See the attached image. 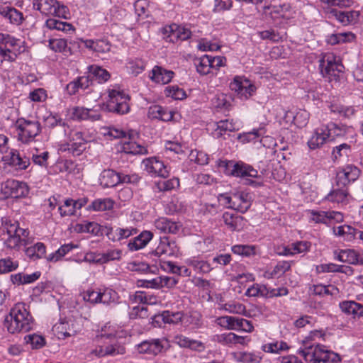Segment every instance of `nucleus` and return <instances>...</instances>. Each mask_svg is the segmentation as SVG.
Listing matches in <instances>:
<instances>
[{"label":"nucleus","instance_id":"e2e57ef3","mask_svg":"<svg viewBox=\"0 0 363 363\" xmlns=\"http://www.w3.org/2000/svg\"><path fill=\"white\" fill-rule=\"evenodd\" d=\"M213 237L203 238L196 242V247L201 253L209 252L213 249Z\"/></svg>","mask_w":363,"mask_h":363},{"label":"nucleus","instance_id":"a18cd8bd","mask_svg":"<svg viewBox=\"0 0 363 363\" xmlns=\"http://www.w3.org/2000/svg\"><path fill=\"white\" fill-rule=\"evenodd\" d=\"M46 252L45 246L42 242H37L26 250V254L33 259L42 258Z\"/></svg>","mask_w":363,"mask_h":363},{"label":"nucleus","instance_id":"2eb2a0df","mask_svg":"<svg viewBox=\"0 0 363 363\" xmlns=\"http://www.w3.org/2000/svg\"><path fill=\"white\" fill-rule=\"evenodd\" d=\"M360 175V170L352 164L347 165L340 169L336 174V182L338 186H346L350 182H354Z\"/></svg>","mask_w":363,"mask_h":363},{"label":"nucleus","instance_id":"cd10ccee","mask_svg":"<svg viewBox=\"0 0 363 363\" xmlns=\"http://www.w3.org/2000/svg\"><path fill=\"white\" fill-rule=\"evenodd\" d=\"M223 220L228 228L233 231H240L245 225L242 216L230 212H225L223 214Z\"/></svg>","mask_w":363,"mask_h":363},{"label":"nucleus","instance_id":"8fccbe9b","mask_svg":"<svg viewBox=\"0 0 363 363\" xmlns=\"http://www.w3.org/2000/svg\"><path fill=\"white\" fill-rule=\"evenodd\" d=\"M221 308L230 313L242 314L246 315L245 306L235 301H230L221 306Z\"/></svg>","mask_w":363,"mask_h":363},{"label":"nucleus","instance_id":"4be33fe9","mask_svg":"<svg viewBox=\"0 0 363 363\" xmlns=\"http://www.w3.org/2000/svg\"><path fill=\"white\" fill-rule=\"evenodd\" d=\"M125 352V347L119 344H112L110 345H99L94 350L91 351V354L98 358L106 356H116L123 354Z\"/></svg>","mask_w":363,"mask_h":363},{"label":"nucleus","instance_id":"69168bd1","mask_svg":"<svg viewBox=\"0 0 363 363\" xmlns=\"http://www.w3.org/2000/svg\"><path fill=\"white\" fill-rule=\"evenodd\" d=\"M27 343H30L33 349L42 348L45 345V338L40 335L32 334L25 337Z\"/></svg>","mask_w":363,"mask_h":363},{"label":"nucleus","instance_id":"6e6d98bb","mask_svg":"<svg viewBox=\"0 0 363 363\" xmlns=\"http://www.w3.org/2000/svg\"><path fill=\"white\" fill-rule=\"evenodd\" d=\"M91 74L96 77L99 83L107 82L110 78V74L107 70L99 66H91L89 67Z\"/></svg>","mask_w":363,"mask_h":363},{"label":"nucleus","instance_id":"6e6552de","mask_svg":"<svg viewBox=\"0 0 363 363\" xmlns=\"http://www.w3.org/2000/svg\"><path fill=\"white\" fill-rule=\"evenodd\" d=\"M29 188L26 183L15 179H8L1 185L0 196L5 199L8 198H23L28 196Z\"/></svg>","mask_w":363,"mask_h":363},{"label":"nucleus","instance_id":"79ce46f5","mask_svg":"<svg viewBox=\"0 0 363 363\" xmlns=\"http://www.w3.org/2000/svg\"><path fill=\"white\" fill-rule=\"evenodd\" d=\"M78 247L77 245L72 243L65 244L55 251V252L49 255L48 260L54 262H57L72 250L78 248Z\"/></svg>","mask_w":363,"mask_h":363},{"label":"nucleus","instance_id":"c9c22d12","mask_svg":"<svg viewBox=\"0 0 363 363\" xmlns=\"http://www.w3.org/2000/svg\"><path fill=\"white\" fill-rule=\"evenodd\" d=\"M41 275L40 272H35L30 274L18 273L11 276L14 284H28L38 280Z\"/></svg>","mask_w":363,"mask_h":363},{"label":"nucleus","instance_id":"13d9d810","mask_svg":"<svg viewBox=\"0 0 363 363\" xmlns=\"http://www.w3.org/2000/svg\"><path fill=\"white\" fill-rule=\"evenodd\" d=\"M325 128L326 129V134L329 141L333 140L337 137L341 136L344 134L343 129L334 123H330L325 125Z\"/></svg>","mask_w":363,"mask_h":363},{"label":"nucleus","instance_id":"864d4df0","mask_svg":"<svg viewBox=\"0 0 363 363\" xmlns=\"http://www.w3.org/2000/svg\"><path fill=\"white\" fill-rule=\"evenodd\" d=\"M164 323L169 324H177L182 322L184 313L182 312L164 311L161 315Z\"/></svg>","mask_w":363,"mask_h":363},{"label":"nucleus","instance_id":"774afa93","mask_svg":"<svg viewBox=\"0 0 363 363\" xmlns=\"http://www.w3.org/2000/svg\"><path fill=\"white\" fill-rule=\"evenodd\" d=\"M165 94L167 96L171 97L176 100H182L186 96L185 91L177 86L166 87Z\"/></svg>","mask_w":363,"mask_h":363},{"label":"nucleus","instance_id":"c03bdc74","mask_svg":"<svg viewBox=\"0 0 363 363\" xmlns=\"http://www.w3.org/2000/svg\"><path fill=\"white\" fill-rule=\"evenodd\" d=\"M211 63L210 55H203L195 61L196 71L202 75L211 73L212 72Z\"/></svg>","mask_w":363,"mask_h":363},{"label":"nucleus","instance_id":"a878e982","mask_svg":"<svg viewBox=\"0 0 363 363\" xmlns=\"http://www.w3.org/2000/svg\"><path fill=\"white\" fill-rule=\"evenodd\" d=\"M174 342L180 347L189 348L198 352H202L205 350V345L202 342L191 339L183 335H176Z\"/></svg>","mask_w":363,"mask_h":363},{"label":"nucleus","instance_id":"7c9ffc66","mask_svg":"<svg viewBox=\"0 0 363 363\" xmlns=\"http://www.w3.org/2000/svg\"><path fill=\"white\" fill-rule=\"evenodd\" d=\"M148 118L158 119L162 121H169L173 118L172 111L159 105H152L149 107L147 112Z\"/></svg>","mask_w":363,"mask_h":363},{"label":"nucleus","instance_id":"6ab92c4d","mask_svg":"<svg viewBox=\"0 0 363 363\" xmlns=\"http://www.w3.org/2000/svg\"><path fill=\"white\" fill-rule=\"evenodd\" d=\"M310 218L316 223H327L330 220L340 222L343 220V216L338 211H324L311 210L308 211Z\"/></svg>","mask_w":363,"mask_h":363},{"label":"nucleus","instance_id":"39448f33","mask_svg":"<svg viewBox=\"0 0 363 363\" xmlns=\"http://www.w3.org/2000/svg\"><path fill=\"white\" fill-rule=\"evenodd\" d=\"M15 128L18 140L23 143L33 141L41 131V126L38 121H28L23 118L17 120Z\"/></svg>","mask_w":363,"mask_h":363},{"label":"nucleus","instance_id":"72a5a7b5","mask_svg":"<svg viewBox=\"0 0 363 363\" xmlns=\"http://www.w3.org/2000/svg\"><path fill=\"white\" fill-rule=\"evenodd\" d=\"M333 233L336 236L342 238L344 241L351 242L355 238L357 234H359L360 237V233L362 232L356 230L350 225H343L334 228Z\"/></svg>","mask_w":363,"mask_h":363},{"label":"nucleus","instance_id":"4c0bfd02","mask_svg":"<svg viewBox=\"0 0 363 363\" xmlns=\"http://www.w3.org/2000/svg\"><path fill=\"white\" fill-rule=\"evenodd\" d=\"M113 204L114 202L109 198L98 199L92 201L88 209L95 211H104L113 208Z\"/></svg>","mask_w":363,"mask_h":363},{"label":"nucleus","instance_id":"c756f323","mask_svg":"<svg viewBox=\"0 0 363 363\" xmlns=\"http://www.w3.org/2000/svg\"><path fill=\"white\" fill-rule=\"evenodd\" d=\"M152 233L150 231L145 230L140 235L130 240L128 244V248L130 251H137L145 247L152 238Z\"/></svg>","mask_w":363,"mask_h":363},{"label":"nucleus","instance_id":"37998d69","mask_svg":"<svg viewBox=\"0 0 363 363\" xmlns=\"http://www.w3.org/2000/svg\"><path fill=\"white\" fill-rule=\"evenodd\" d=\"M217 128L214 131V135L216 138L221 137L227 132H233L236 130L235 123L228 120L220 121L216 123Z\"/></svg>","mask_w":363,"mask_h":363},{"label":"nucleus","instance_id":"423d86ee","mask_svg":"<svg viewBox=\"0 0 363 363\" xmlns=\"http://www.w3.org/2000/svg\"><path fill=\"white\" fill-rule=\"evenodd\" d=\"M22 42L9 34L0 33L1 52L2 60L13 62L21 52L20 48Z\"/></svg>","mask_w":363,"mask_h":363},{"label":"nucleus","instance_id":"bf43d9fd","mask_svg":"<svg viewBox=\"0 0 363 363\" xmlns=\"http://www.w3.org/2000/svg\"><path fill=\"white\" fill-rule=\"evenodd\" d=\"M236 318L235 316H221L216 319V323L227 330H235Z\"/></svg>","mask_w":363,"mask_h":363},{"label":"nucleus","instance_id":"f03ea898","mask_svg":"<svg viewBox=\"0 0 363 363\" xmlns=\"http://www.w3.org/2000/svg\"><path fill=\"white\" fill-rule=\"evenodd\" d=\"M298 353L308 363H337L341 361L337 353L328 350L325 345L320 344L306 347L299 350Z\"/></svg>","mask_w":363,"mask_h":363},{"label":"nucleus","instance_id":"f3484780","mask_svg":"<svg viewBox=\"0 0 363 363\" xmlns=\"http://www.w3.org/2000/svg\"><path fill=\"white\" fill-rule=\"evenodd\" d=\"M178 252L179 247L176 242L167 237H164L160 238L158 245L152 250L151 254L156 257L162 255L172 256L177 255Z\"/></svg>","mask_w":363,"mask_h":363},{"label":"nucleus","instance_id":"58836bf2","mask_svg":"<svg viewBox=\"0 0 363 363\" xmlns=\"http://www.w3.org/2000/svg\"><path fill=\"white\" fill-rule=\"evenodd\" d=\"M235 359L242 363H259L262 357L257 354L249 352H238L234 353Z\"/></svg>","mask_w":363,"mask_h":363},{"label":"nucleus","instance_id":"5701e85b","mask_svg":"<svg viewBox=\"0 0 363 363\" xmlns=\"http://www.w3.org/2000/svg\"><path fill=\"white\" fill-rule=\"evenodd\" d=\"M82 43L87 49L99 53H106L111 50V44L106 39L82 40Z\"/></svg>","mask_w":363,"mask_h":363},{"label":"nucleus","instance_id":"603ef678","mask_svg":"<svg viewBox=\"0 0 363 363\" xmlns=\"http://www.w3.org/2000/svg\"><path fill=\"white\" fill-rule=\"evenodd\" d=\"M118 300L117 292L111 289H106L102 292L100 291V303L109 305L117 303Z\"/></svg>","mask_w":363,"mask_h":363},{"label":"nucleus","instance_id":"09e8293b","mask_svg":"<svg viewBox=\"0 0 363 363\" xmlns=\"http://www.w3.org/2000/svg\"><path fill=\"white\" fill-rule=\"evenodd\" d=\"M45 25L49 29H55L66 32L73 30V27L70 23L60 21L55 18L48 19L45 22Z\"/></svg>","mask_w":363,"mask_h":363},{"label":"nucleus","instance_id":"e433bc0d","mask_svg":"<svg viewBox=\"0 0 363 363\" xmlns=\"http://www.w3.org/2000/svg\"><path fill=\"white\" fill-rule=\"evenodd\" d=\"M91 110L85 108L84 107H74L71 110V116L74 120H87L91 119L96 121L99 119V115L91 114Z\"/></svg>","mask_w":363,"mask_h":363},{"label":"nucleus","instance_id":"412c9836","mask_svg":"<svg viewBox=\"0 0 363 363\" xmlns=\"http://www.w3.org/2000/svg\"><path fill=\"white\" fill-rule=\"evenodd\" d=\"M138 232V229L134 227L111 228L108 229L106 235L109 240L113 242H117L123 239H128L130 236L136 235Z\"/></svg>","mask_w":363,"mask_h":363},{"label":"nucleus","instance_id":"f257e3e1","mask_svg":"<svg viewBox=\"0 0 363 363\" xmlns=\"http://www.w3.org/2000/svg\"><path fill=\"white\" fill-rule=\"evenodd\" d=\"M33 324L34 319L24 303H16L4 321V328L11 334L28 332Z\"/></svg>","mask_w":363,"mask_h":363},{"label":"nucleus","instance_id":"c85d7f7f","mask_svg":"<svg viewBox=\"0 0 363 363\" xmlns=\"http://www.w3.org/2000/svg\"><path fill=\"white\" fill-rule=\"evenodd\" d=\"M0 15L13 25H21L23 21V13L13 7L0 6Z\"/></svg>","mask_w":363,"mask_h":363},{"label":"nucleus","instance_id":"ddd939ff","mask_svg":"<svg viewBox=\"0 0 363 363\" xmlns=\"http://www.w3.org/2000/svg\"><path fill=\"white\" fill-rule=\"evenodd\" d=\"M232 91L237 93L241 99H247L255 91V87L250 81L240 77H235L230 84Z\"/></svg>","mask_w":363,"mask_h":363},{"label":"nucleus","instance_id":"0e129e2a","mask_svg":"<svg viewBox=\"0 0 363 363\" xmlns=\"http://www.w3.org/2000/svg\"><path fill=\"white\" fill-rule=\"evenodd\" d=\"M127 67L134 75L141 73L145 69V62L140 59H130L128 62Z\"/></svg>","mask_w":363,"mask_h":363},{"label":"nucleus","instance_id":"aec40b11","mask_svg":"<svg viewBox=\"0 0 363 363\" xmlns=\"http://www.w3.org/2000/svg\"><path fill=\"white\" fill-rule=\"evenodd\" d=\"M251 195L245 191H237L233 194V205L231 208L242 213H245L250 207Z\"/></svg>","mask_w":363,"mask_h":363},{"label":"nucleus","instance_id":"9b49d317","mask_svg":"<svg viewBox=\"0 0 363 363\" xmlns=\"http://www.w3.org/2000/svg\"><path fill=\"white\" fill-rule=\"evenodd\" d=\"M334 259L341 262L352 265H363V251L354 249L335 250Z\"/></svg>","mask_w":363,"mask_h":363},{"label":"nucleus","instance_id":"2f4dec72","mask_svg":"<svg viewBox=\"0 0 363 363\" xmlns=\"http://www.w3.org/2000/svg\"><path fill=\"white\" fill-rule=\"evenodd\" d=\"M174 76V72L161 67L155 66L152 70L150 79L156 83L165 84L169 83Z\"/></svg>","mask_w":363,"mask_h":363},{"label":"nucleus","instance_id":"052dcab7","mask_svg":"<svg viewBox=\"0 0 363 363\" xmlns=\"http://www.w3.org/2000/svg\"><path fill=\"white\" fill-rule=\"evenodd\" d=\"M179 186V181L177 178H172L168 180L160 181L156 184V186L160 191H171Z\"/></svg>","mask_w":363,"mask_h":363},{"label":"nucleus","instance_id":"f8f14e48","mask_svg":"<svg viewBox=\"0 0 363 363\" xmlns=\"http://www.w3.org/2000/svg\"><path fill=\"white\" fill-rule=\"evenodd\" d=\"M2 160L6 164L17 171L26 170L30 164L29 157L20 154L16 149H11Z\"/></svg>","mask_w":363,"mask_h":363},{"label":"nucleus","instance_id":"dca6fc26","mask_svg":"<svg viewBox=\"0 0 363 363\" xmlns=\"http://www.w3.org/2000/svg\"><path fill=\"white\" fill-rule=\"evenodd\" d=\"M143 164L148 174L154 177H167L169 174L168 167L157 157H150L144 160Z\"/></svg>","mask_w":363,"mask_h":363},{"label":"nucleus","instance_id":"338daca9","mask_svg":"<svg viewBox=\"0 0 363 363\" xmlns=\"http://www.w3.org/2000/svg\"><path fill=\"white\" fill-rule=\"evenodd\" d=\"M189 158L190 161L194 162L200 165H204L207 164L208 161V155L205 152L197 150H191L189 153Z\"/></svg>","mask_w":363,"mask_h":363},{"label":"nucleus","instance_id":"473e14b6","mask_svg":"<svg viewBox=\"0 0 363 363\" xmlns=\"http://www.w3.org/2000/svg\"><path fill=\"white\" fill-rule=\"evenodd\" d=\"M120 176L113 169L104 170L99 177L100 184L105 187H113L120 184Z\"/></svg>","mask_w":363,"mask_h":363},{"label":"nucleus","instance_id":"20e7f679","mask_svg":"<svg viewBox=\"0 0 363 363\" xmlns=\"http://www.w3.org/2000/svg\"><path fill=\"white\" fill-rule=\"evenodd\" d=\"M108 100L106 108L108 111L118 114H125L129 111V96L119 88L108 89Z\"/></svg>","mask_w":363,"mask_h":363},{"label":"nucleus","instance_id":"5fc2aeb1","mask_svg":"<svg viewBox=\"0 0 363 363\" xmlns=\"http://www.w3.org/2000/svg\"><path fill=\"white\" fill-rule=\"evenodd\" d=\"M186 263L198 272L207 273L211 270L210 264L203 260L193 258L188 259Z\"/></svg>","mask_w":363,"mask_h":363},{"label":"nucleus","instance_id":"de8ad7c7","mask_svg":"<svg viewBox=\"0 0 363 363\" xmlns=\"http://www.w3.org/2000/svg\"><path fill=\"white\" fill-rule=\"evenodd\" d=\"M86 141L79 143L69 142L66 145H63L61 150L63 151H68L74 156L80 155L86 149Z\"/></svg>","mask_w":363,"mask_h":363},{"label":"nucleus","instance_id":"a211bd4d","mask_svg":"<svg viewBox=\"0 0 363 363\" xmlns=\"http://www.w3.org/2000/svg\"><path fill=\"white\" fill-rule=\"evenodd\" d=\"M128 138L125 140L121 143V151L126 154L131 155H147L148 151L147 147L136 143L133 140L134 135H137L134 133H129Z\"/></svg>","mask_w":363,"mask_h":363},{"label":"nucleus","instance_id":"b1692460","mask_svg":"<svg viewBox=\"0 0 363 363\" xmlns=\"http://www.w3.org/2000/svg\"><path fill=\"white\" fill-rule=\"evenodd\" d=\"M328 141L329 140L326 134V129L325 128V125H323L314 130L308 141V145L310 149L315 150L320 147Z\"/></svg>","mask_w":363,"mask_h":363},{"label":"nucleus","instance_id":"a19ab883","mask_svg":"<svg viewBox=\"0 0 363 363\" xmlns=\"http://www.w3.org/2000/svg\"><path fill=\"white\" fill-rule=\"evenodd\" d=\"M133 296L136 302H140L147 305H156L161 303V300L158 296L143 291L135 292Z\"/></svg>","mask_w":363,"mask_h":363},{"label":"nucleus","instance_id":"f704fd0d","mask_svg":"<svg viewBox=\"0 0 363 363\" xmlns=\"http://www.w3.org/2000/svg\"><path fill=\"white\" fill-rule=\"evenodd\" d=\"M340 308L343 313L352 315L354 318L363 316V305L354 301H342L340 303Z\"/></svg>","mask_w":363,"mask_h":363},{"label":"nucleus","instance_id":"3c124183","mask_svg":"<svg viewBox=\"0 0 363 363\" xmlns=\"http://www.w3.org/2000/svg\"><path fill=\"white\" fill-rule=\"evenodd\" d=\"M325 199L334 203H345L347 199V192L345 189H335L330 191Z\"/></svg>","mask_w":363,"mask_h":363},{"label":"nucleus","instance_id":"0eeeda50","mask_svg":"<svg viewBox=\"0 0 363 363\" xmlns=\"http://www.w3.org/2000/svg\"><path fill=\"white\" fill-rule=\"evenodd\" d=\"M220 167L224 168L225 173L228 175L242 178L258 177L257 169L242 162L221 161Z\"/></svg>","mask_w":363,"mask_h":363},{"label":"nucleus","instance_id":"9d476101","mask_svg":"<svg viewBox=\"0 0 363 363\" xmlns=\"http://www.w3.org/2000/svg\"><path fill=\"white\" fill-rule=\"evenodd\" d=\"M319 67L323 77H328L330 79L332 77L336 78L339 73L343 72L344 66L337 60L333 55H325L319 60Z\"/></svg>","mask_w":363,"mask_h":363},{"label":"nucleus","instance_id":"393cba45","mask_svg":"<svg viewBox=\"0 0 363 363\" xmlns=\"http://www.w3.org/2000/svg\"><path fill=\"white\" fill-rule=\"evenodd\" d=\"M216 340L220 344L229 347L237 345H245L247 343L246 337L238 335L233 333L217 335Z\"/></svg>","mask_w":363,"mask_h":363},{"label":"nucleus","instance_id":"680f3d73","mask_svg":"<svg viewBox=\"0 0 363 363\" xmlns=\"http://www.w3.org/2000/svg\"><path fill=\"white\" fill-rule=\"evenodd\" d=\"M18 267V262L13 261L10 257L0 259V274H5L16 270Z\"/></svg>","mask_w":363,"mask_h":363},{"label":"nucleus","instance_id":"1a4fd4ad","mask_svg":"<svg viewBox=\"0 0 363 363\" xmlns=\"http://www.w3.org/2000/svg\"><path fill=\"white\" fill-rule=\"evenodd\" d=\"M33 9L43 15H51L59 18H67V9L55 0H33Z\"/></svg>","mask_w":363,"mask_h":363},{"label":"nucleus","instance_id":"49530a36","mask_svg":"<svg viewBox=\"0 0 363 363\" xmlns=\"http://www.w3.org/2000/svg\"><path fill=\"white\" fill-rule=\"evenodd\" d=\"M262 350L265 352L277 354L289 350V346L284 341H275L263 345Z\"/></svg>","mask_w":363,"mask_h":363},{"label":"nucleus","instance_id":"4468645a","mask_svg":"<svg viewBox=\"0 0 363 363\" xmlns=\"http://www.w3.org/2000/svg\"><path fill=\"white\" fill-rule=\"evenodd\" d=\"M167 346L168 340L165 338L152 339L151 340L143 341L139 344L138 345V351L139 353L155 356L162 352Z\"/></svg>","mask_w":363,"mask_h":363},{"label":"nucleus","instance_id":"ea45409f","mask_svg":"<svg viewBox=\"0 0 363 363\" xmlns=\"http://www.w3.org/2000/svg\"><path fill=\"white\" fill-rule=\"evenodd\" d=\"M355 36L352 32L338 33L330 35L328 38V43L331 45L351 42Z\"/></svg>","mask_w":363,"mask_h":363},{"label":"nucleus","instance_id":"4d7b16f0","mask_svg":"<svg viewBox=\"0 0 363 363\" xmlns=\"http://www.w3.org/2000/svg\"><path fill=\"white\" fill-rule=\"evenodd\" d=\"M232 252L234 254L250 257L255 255V247L253 245H236L232 247Z\"/></svg>","mask_w":363,"mask_h":363},{"label":"nucleus","instance_id":"7ed1b4c3","mask_svg":"<svg viewBox=\"0 0 363 363\" xmlns=\"http://www.w3.org/2000/svg\"><path fill=\"white\" fill-rule=\"evenodd\" d=\"M8 235L6 244L11 248L18 247L21 245H26L28 243L29 231L26 229L19 228L16 221L6 220L4 225Z\"/></svg>","mask_w":363,"mask_h":363},{"label":"nucleus","instance_id":"bb28decb","mask_svg":"<svg viewBox=\"0 0 363 363\" xmlns=\"http://www.w3.org/2000/svg\"><path fill=\"white\" fill-rule=\"evenodd\" d=\"M154 225L155 228L160 233L172 234L177 233L181 227L178 223L164 217L159 218L155 220Z\"/></svg>","mask_w":363,"mask_h":363}]
</instances>
